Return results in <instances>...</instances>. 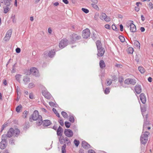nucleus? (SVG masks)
Listing matches in <instances>:
<instances>
[{
	"mask_svg": "<svg viewBox=\"0 0 153 153\" xmlns=\"http://www.w3.org/2000/svg\"><path fill=\"white\" fill-rule=\"evenodd\" d=\"M21 75L20 74H17L15 76V77L16 79L18 81H19L20 80V79L21 78Z\"/></svg>",
	"mask_w": 153,
	"mask_h": 153,
	"instance_id": "4c0bfd02",
	"label": "nucleus"
},
{
	"mask_svg": "<svg viewBox=\"0 0 153 153\" xmlns=\"http://www.w3.org/2000/svg\"><path fill=\"white\" fill-rule=\"evenodd\" d=\"M149 5L151 9H152L153 8V4L151 2H150L149 3Z\"/></svg>",
	"mask_w": 153,
	"mask_h": 153,
	"instance_id": "052dcab7",
	"label": "nucleus"
},
{
	"mask_svg": "<svg viewBox=\"0 0 153 153\" xmlns=\"http://www.w3.org/2000/svg\"><path fill=\"white\" fill-rule=\"evenodd\" d=\"M149 134V132L145 131L144 134H142L140 139L141 143L145 144L147 143L148 140V135Z\"/></svg>",
	"mask_w": 153,
	"mask_h": 153,
	"instance_id": "7ed1b4c3",
	"label": "nucleus"
},
{
	"mask_svg": "<svg viewBox=\"0 0 153 153\" xmlns=\"http://www.w3.org/2000/svg\"><path fill=\"white\" fill-rule=\"evenodd\" d=\"M96 45L97 50V56L99 57H102L103 55L105 53V49L102 47L101 43L99 40L97 41Z\"/></svg>",
	"mask_w": 153,
	"mask_h": 153,
	"instance_id": "f03ea898",
	"label": "nucleus"
},
{
	"mask_svg": "<svg viewBox=\"0 0 153 153\" xmlns=\"http://www.w3.org/2000/svg\"><path fill=\"white\" fill-rule=\"evenodd\" d=\"M28 73H26V74L27 75H29L31 73L36 76H39L38 70L35 68H32L30 71H28Z\"/></svg>",
	"mask_w": 153,
	"mask_h": 153,
	"instance_id": "0eeeda50",
	"label": "nucleus"
},
{
	"mask_svg": "<svg viewBox=\"0 0 153 153\" xmlns=\"http://www.w3.org/2000/svg\"><path fill=\"white\" fill-rule=\"evenodd\" d=\"M140 97L142 102L143 104H145L146 101V98L144 94L143 93L141 94Z\"/></svg>",
	"mask_w": 153,
	"mask_h": 153,
	"instance_id": "dca6fc26",
	"label": "nucleus"
},
{
	"mask_svg": "<svg viewBox=\"0 0 153 153\" xmlns=\"http://www.w3.org/2000/svg\"><path fill=\"white\" fill-rule=\"evenodd\" d=\"M49 105L51 106H53L55 104L53 102L51 101L49 102Z\"/></svg>",
	"mask_w": 153,
	"mask_h": 153,
	"instance_id": "bf43d9fd",
	"label": "nucleus"
},
{
	"mask_svg": "<svg viewBox=\"0 0 153 153\" xmlns=\"http://www.w3.org/2000/svg\"><path fill=\"white\" fill-rule=\"evenodd\" d=\"M112 28L113 30L116 31L117 30V28L115 25H112Z\"/></svg>",
	"mask_w": 153,
	"mask_h": 153,
	"instance_id": "4d7b16f0",
	"label": "nucleus"
},
{
	"mask_svg": "<svg viewBox=\"0 0 153 153\" xmlns=\"http://www.w3.org/2000/svg\"><path fill=\"white\" fill-rule=\"evenodd\" d=\"M135 92L137 94H140L141 92V88L140 85H136L134 88Z\"/></svg>",
	"mask_w": 153,
	"mask_h": 153,
	"instance_id": "6ab92c4d",
	"label": "nucleus"
},
{
	"mask_svg": "<svg viewBox=\"0 0 153 153\" xmlns=\"http://www.w3.org/2000/svg\"><path fill=\"white\" fill-rule=\"evenodd\" d=\"M140 30L141 32H143L144 31H145V29L144 27H141L140 28Z\"/></svg>",
	"mask_w": 153,
	"mask_h": 153,
	"instance_id": "774afa93",
	"label": "nucleus"
},
{
	"mask_svg": "<svg viewBox=\"0 0 153 153\" xmlns=\"http://www.w3.org/2000/svg\"><path fill=\"white\" fill-rule=\"evenodd\" d=\"M28 112L27 111H25L23 113L22 116L24 118H25L27 117V114Z\"/></svg>",
	"mask_w": 153,
	"mask_h": 153,
	"instance_id": "37998d69",
	"label": "nucleus"
},
{
	"mask_svg": "<svg viewBox=\"0 0 153 153\" xmlns=\"http://www.w3.org/2000/svg\"><path fill=\"white\" fill-rule=\"evenodd\" d=\"M97 4L93 3L91 4L92 6L96 10H98L99 9V8L98 6L96 5Z\"/></svg>",
	"mask_w": 153,
	"mask_h": 153,
	"instance_id": "a19ab883",
	"label": "nucleus"
},
{
	"mask_svg": "<svg viewBox=\"0 0 153 153\" xmlns=\"http://www.w3.org/2000/svg\"><path fill=\"white\" fill-rule=\"evenodd\" d=\"M39 117V118L36 120V125L38 126H40L42 123H43L42 117L41 116H40Z\"/></svg>",
	"mask_w": 153,
	"mask_h": 153,
	"instance_id": "412c9836",
	"label": "nucleus"
},
{
	"mask_svg": "<svg viewBox=\"0 0 153 153\" xmlns=\"http://www.w3.org/2000/svg\"><path fill=\"white\" fill-rule=\"evenodd\" d=\"M11 19H12V22L14 23H15L16 22V19L15 16V15L12 16Z\"/></svg>",
	"mask_w": 153,
	"mask_h": 153,
	"instance_id": "79ce46f5",
	"label": "nucleus"
},
{
	"mask_svg": "<svg viewBox=\"0 0 153 153\" xmlns=\"http://www.w3.org/2000/svg\"><path fill=\"white\" fill-rule=\"evenodd\" d=\"M56 132V134L58 136H59L60 137H62V135L63 132V130L60 126H59Z\"/></svg>",
	"mask_w": 153,
	"mask_h": 153,
	"instance_id": "f3484780",
	"label": "nucleus"
},
{
	"mask_svg": "<svg viewBox=\"0 0 153 153\" xmlns=\"http://www.w3.org/2000/svg\"><path fill=\"white\" fill-rule=\"evenodd\" d=\"M124 83L125 84L128 85L132 84V85H134L136 84V82L134 79L128 78L125 80Z\"/></svg>",
	"mask_w": 153,
	"mask_h": 153,
	"instance_id": "ddd939ff",
	"label": "nucleus"
},
{
	"mask_svg": "<svg viewBox=\"0 0 153 153\" xmlns=\"http://www.w3.org/2000/svg\"><path fill=\"white\" fill-rule=\"evenodd\" d=\"M127 27H130V30L131 32L133 33L136 32V27L135 25L133 24L132 21H129L127 23Z\"/></svg>",
	"mask_w": 153,
	"mask_h": 153,
	"instance_id": "20e7f679",
	"label": "nucleus"
},
{
	"mask_svg": "<svg viewBox=\"0 0 153 153\" xmlns=\"http://www.w3.org/2000/svg\"><path fill=\"white\" fill-rule=\"evenodd\" d=\"M65 124L66 127L68 128H69L71 125V124L68 122H65Z\"/></svg>",
	"mask_w": 153,
	"mask_h": 153,
	"instance_id": "58836bf2",
	"label": "nucleus"
},
{
	"mask_svg": "<svg viewBox=\"0 0 153 153\" xmlns=\"http://www.w3.org/2000/svg\"><path fill=\"white\" fill-rule=\"evenodd\" d=\"M82 10L86 13H88L89 12V10L88 9L85 8H82Z\"/></svg>",
	"mask_w": 153,
	"mask_h": 153,
	"instance_id": "de8ad7c7",
	"label": "nucleus"
},
{
	"mask_svg": "<svg viewBox=\"0 0 153 153\" xmlns=\"http://www.w3.org/2000/svg\"><path fill=\"white\" fill-rule=\"evenodd\" d=\"M110 92V89L109 88H106L104 91V93L105 94H108Z\"/></svg>",
	"mask_w": 153,
	"mask_h": 153,
	"instance_id": "c03bdc74",
	"label": "nucleus"
},
{
	"mask_svg": "<svg viewBox=\"0 0 153 153\" xmlns=\"http://www.w3.org/2000/svg\"><path fill=\"white\" fill-rule=\"evenodd\" d=\"M55 54V51L54 49L50 51L48 53V55L50 57H53Z\"/></svg>",
	"mask_w": 153,
	"mask_h": 153,
	"instance_id": "b1692460",
	"label": "nucleus"
},
{
	"mask_svg": "<svg viewBox=\"0 0 153 153\" xmlns=\"http://www.w3.org/2000/svg\"><path fill=\"white\" fill-rule=\"evenodd\" d=\"M105 27L108 29H110L111 28L110 26L109 25H106L105 26Z\"/></svg>",
	"mask_w": 153,
	"mask_h": 153,
	"instance_id": "6e6d98bb",
	"label": "nucleus"
},
{
	"mask_svg": "<svg viewBox=\"0 0 153 153\" xmlns=\"http://www.w3.org/2000/svg\"><path fill=\"white\" fill-rule=\"evenodd\" d=\"M51 124L50 120H46L43 121V125L45 126H48Z\"/></svg>",
	"mask_w": 153,
	"mask_h": 153,
	"instance_id": "4be33fe9",
	"label": "nucleus"
},
{
	"mask_svg": "<svg viewBox=\"0 0 153 153\" xmlns=\"http://www.w3.org/2000/svg\"><path fill=\"white\" fill-rule=\"evenodd\" d=\"M16 51L17 53H20L21 51V49L19 48H17L16 49Z\"/></svg>",
	"mask_w": 153,
	"mask_h": 153,
	"instance_id": "5fc2aeb1",
	"label": "nucleus"
},
{
	"mask_svg": "<svg viewBox=\"0 0 153 153\" xmlns=\"http://www.w3.org/2000/svg\"><path fill=\"white\" fill-rule=\"evenodd\" d=\"M80 36L77 35L76 34H73L70 35V41L71 43H73L80 39Z\"/></svg>",
	"mask_w": 153,
	"mask_h": 153,
	"instance_id": "423d86ee",
	"label": "nucleus"
},
{
	"mask_svg": "<svg viewBox=\"0 0 153 153\" xmlns=\"http://www.w3.org/2000/svg\"><path fill=\"white\" fill-rule=\"evenodd\" d=\"M69 120L71 123H74V116L73 115L71 114L70 115Z\"/></svg>",
	"mask_w": 153,
	"mask_h": 153,
	"instance_id": "7c9ffc66",
	"label": "nucleus"
},
{
	"mask_svg": "<svg viewBox=\"0 0 153 153\" xmlns=\"http://www.w3.org/2000/svg\"><path fill=\"white\" fill-rule=\"evenodd\" d=\"M134 45L137 48H140V43L137 40H135L134 41Z\"/></svg>",
	"mask_w": 153,
	"mask_h": 153,
	"instance_id": "c756f323",
	"label": "nucleus"
},
{
	"mask_svg": "<svg viewBox=\"0 0 153 153\" xmlns=\"http://www.w3.org/2000/svg\"><path fill=\"white\" fill-rule=\"evenodd\" d=\"M123 27L122 25H120V30L121 31H123Z\"/></svg>",
	"mask_w": 153,
	"mask_h": 153,
	"instance_id": "680f3d73",
	"label": "nucleus"
},
{
	"mask_svg": "<svg viewBox=\"0 0 153 153\" xmlns=\"http://www.w3.org/2000/svg\"><path fill=\"white\" fill-rule=\"evenodd\" d=\"M66 148V145L64 144L62 146V153H66V151L65 148Z\"/></svg>",
	"mask_w": 153,
	"mask_h": 153,
	"instance_id": "c85d7f7f",
	"label": "nucleus"
},
{
	"mask_svg": "<svg viewBox=\"0 0 153 153\" xmlns=\"http://www.w3.org/2000/svg\"><path fill=\"white\" fill-rule=\"evenodd\" d=\"M90 32L88 28L82 31V36L84 38H88L90 36Z\"/></svg>",
	"mask_w": 153,
	"mask_h": 153,
	"instance_id": "9d476101",
	"label": "nucleus"
},
{
	"mask_svg": "<svg viewBox=\"0 0 153 153\" xmlns=\"http://www.w3.org/2000/svg\"><path fill=\"white\" fill-rule=\"evenodd\" d=\"M9 6H4L3 7L4 9V13H7L9 11H10V8L9 7Z\"/></svg>",
	"mask_w": 153,
	"mask_h": 153,
	"instance_id": "bb28decb",
	"label": "nucleus"
},
{
	"mask_svg": "<svg viewBox=\"0 0 153 153\" xmlns=\"http://www.w3.org/2000/svg\"><path fill=\"white\" fill-rule=\"evenodd\" d=\"M88 153H96L94 151L93 149L89 150L88 151Z\"/></svg>",
	"mask_w": 153,
	"mask_h": 153,
	"instance_id": "13d9d810",
	"label": "nucleus"
},
{
	"mask_svg": "<svg viewBox=\"0 0 153 153\" xmlns=\"http://www.w3.org/2000/svg\"><path fill=\"white\" fill-rule=\"evenodd\" d=\"M74 142L76 146L77 147L78 146L79 144V141L78 140L75 139Z\"/></svg>",
	"mask_w": 153,
	"mask_h": 153,
	"instance_id": "e433bc0d",
	"label": "nucleus"
},
{
	"mask_svg": "<svg viewBox=\"0 0 153 153\" xmlns=\"http://www.w3.org/2000/svg\"><path fill=\"white\" fill-rule=\"evenodd\" d=\"M64 134L65 136L69 137H72L73 135L72 131L70 129H65L64 131Z\"/></svg>",
	"mask_w": 153,
	"mask_h": 153,
	"instance_id": "f8f14e48",
	"label": "nucleus"
},
{
	"mask_svg": "<svg viewBox=\"0 0 153 153\" xmlns=\"http://www.w3.org/2000/svg\"><path fill=\"white\" fill-rule=\"evenodd\" d=\"M40 115H39V112L38 111L35 110L32 115V119L34 120H36L39 118V117Z\"/></svg>",
	"mask_w": 153,
	"mask_h": 153,
	"instance_id": "4468645a",
	"label": "nucleus"
},
{
	"mask_svg": "<svg viewBox=\"0 0 153 153\" xmlns=\"http://www.w3.org/2000/svg\"><path fill=\"white\" fill-rule=\"evenodd\" d=\"M119 39L120 41L122 42H124L125 41V39L124 37L120 35L119 36Z\"/></svg>",
	"mask_w": 153,
	"mask_h": 153,
	"instance_id": "f704fd0d",
	"label": "nucleus"
},
{
	"mask_svg": "<svg viewBox=\"0 0 153 153\" xmlns=\"http://www.w3.org/2000/svg\"><path fill=\"white\" fill-rule=\"evenodd\" d=\"M35 85L32 83H30L28 85V87L29 88H31L35 86Z\"/></svg>",
	"mask_w": 153,
	"mask_h": 153,
	"instance_id": "09e8293b",
	"label": "nucleus"
},
{
	"mask_svg": "<svg viewBox=\"0 0 153 153\" xmlns=\"http://www.w3.org/2000/svg\"><path fill=\"white\" fill-rule=\"evenodd\" d=\"M68 137L66 136L64 137V142L67 144L68 146H70L71 144V141Z\"/></svg>",
	"mask_w": 153,
	"mask_h": 153,
	"instance_id": "5701e85b",
	"label": "nucleus"
},
{
	"mask_svg": "<svg viewBox=\"0 0 153 153\" xmlns=\"http://www.w3.org/2000/svg\"><path fill=\"white\" fill-rule=\"evenodd\" d=\"M5 135H2L1 136V141L0 143V148L3 149L6 147L7 143L6 140L5 139Z\"/></svg>",
	"mask_w": 153,
	"mask_h": 153,
	"instance_id": "39448f33",
	"label": "nucleus"
},
{
	"mask_svg": "<svg viewBox=\"0 0 153 153\" xmlns=\"http://www.w3.org/2000/svg\"><path fill=\"white\" fill-rule=\"evenodd\" d=\"M68 40L66 39H62L60 42L59 44V47L62 49L68 45Z\"/></svg>",
	"mask_w": 153,
	"mask_h": 153,
	"instance_id": "6e6552de",
	"label": "nucleus"
},
{
	"mask_svg": "<svg viewBox=\"0 0 153 153\" xmlns=\"http://www.w3.org/2000/svg\"><path fill=\"white\" fill-rule=\"evenodd\" d=\"M22 105H20L16 108V111L18 113L20 112V110L22 108Z\"/></svg>",
	"mask_w": 153,
	"mask_h": 153,
	"instance_id": "473e14b6",
	"label": "nucleus"
},
{
	"mask_svg": "<svg viewBox=\"0 0 153 153\" xmlns=\"http://www.w3.org/2000/svg\"><path fill=\"white\" fill-rule=\"evenodd\" d=\"M141 109L142 112H144L146 111V107L144 105L143 107L141 106Z\"/></svg>",
	"mask_w": 153,
	"mask_h": 153,
	"instance_id": "49530a36",
	"label": "nucleus"
},
{
	"mask_svg": "<svg viewBox=\"0 0 153 153\" xmlns=\"http://www.w3.org/2000/svg\"><path fill=\"white\" fill-rule=\"evenodd\" d=\"M42 95L48 99H50L51 97V95L48 92L44 91L42 92Z\"/></svg>",
	"mask_w": 153,
	"mask_h": 153,
	"instance_id": "aec40b11",
	"label": "nucleus"
},
{
	"mask_svg": "<svg viewBox=\"0 0 153 153\" xmlns=\"http://www.w3.org/2000/svg\"><path fill=\"white\" fill-rule=\"evenodd\" d=\"M12 32V30L11 29H10L7 31L6 33L5 36L4 37L3 39V40L4 41L7 42L9 40L11 37Z\"/></svg>",
	"mask_w": 153,
	"mask_h": 153,
	"instance_id": "1a4fd4ad",
	"label": "nucleus"
},
{
	"mask_svg": "<svg viewBox=\"0 0 153 153\" xmlns=\"http://www.w3.org/2000/svg\"><path fill=\"white\" fill-rule=\"evenodd\" d=\"M52 110L53 111L54 113L55 114L58 113L57 111H56V109L55 108H53L52 109Z\"/></svg>",
	"mask_w": 153,
	"mask_h": 153,
	"instance_id": "0e129e2a",
	"label": "nucleus"
},
{
	"mask_svg": "<svg viewBox=\"0 0 153 153\" xmlns=\"http://www.w3.org/2000/svg\"><path fill=\"white\" fill-rule=\"evenodd\" d=\"M149 124V121L147 120L144 121V123L143 125V131L145 130V126L148 125Z\"/></svg>",
	"mask_w": 153,
	"mask_h": 153,
	"instance_id": "cd10ccee",
	"label": "nucleus"
},
{
	"mask_svg": "<svg viewBox=\"0 0 153 153\" xmlns=\"http://www.w3.org/2000/svg\"><path fill=\"white\" fill-rule=\"evenodd\" d=\"M100 66L101 68H103L105 66V65L104 61L103 60H101L100 62Z\"/></svg>",
	"mask_w": 153,
	"mask_h": 153,
	"instance_id": "a878e982",
	"label": "nucleus"
},
{
	"mask_svg": "<svg viewBox=\"0 0 153 153\" xmlns=\"http://www.w3.org/2000/svg\"><path fill=\"white\" fill-rule=\"evenodd\" d=\"M106 81L107 84L108 85H110L112 83V80L111 79H108L106 80Z\"/></svg>",
	"mask_w": 153,
	"mask_h": 153,
	"instance_id": "a18cd8bd",
	"label": "nucleus"
},
{
	"mask_svg": "<svg viewBox=\"0 0 153 153\" xmlns=\"http://www.w3.org/2000/svg\"><path fill=\"white\" fill-rule=\"evenodd\" d=\"M99 14L98 13H96L94 16V19L95 20H97L98 18Z\"/></svg>",
	"mask_w": 153,
	"mask_h": 153,
	"instance_id": "3c124183",
	"label": "nucleus"
},
{
	"mask_svg": "<svg viewBox=\"0 0 153 153\" xmlns=\"http://www.w3.org/2000/svg\"><path fill=\"white\" fill-rule=\"evenodd\" d=\"M29 97L30 99H33V96L32 93H31L29 94Z\"/></svg>",
	"mask_w": 153,
	"mask_h": 153,
	"instance_id": "603ef678",
	"label": "nucleus"
},
{
	"mask_svg": "<svg viewBox=\"0 0 153 153\" xmlns=\"http://www.w3.org/2000/svg\"><path fill=\"white\" fill-rule=\"evenodd\" d=\"M59 122L61 126H63V125H64V123L63 121V120H60L59 121Z\"/></svg>",
	"mask_w": 153,
	"mask_h": 153,
	"instance_id": "864d4df0",
	"label": "nucleus"
},
{
	"mask_svg": "<svg viewBox=\"0 0 153 153\" xmlns=\"http://www.w3.org/2000/svg\"><path fill=\"white\" fill-rule=\"evenodd\" d=\"M59 141L60 143L61 144H63V143L64 142V137H60L59 138Z\"/></svg>",
	"mask_w": 153,
	"mask_h": 153,
	"instance_id": "ea45409f",
	"label": "nucleus"
},
{
	"mask_svg": "<svg viewBox=\"0 0 153 153\" xmlns=\"http://www.w3.org/2000/svg\"><path fill=\"white\" fill-rule=\"evenodd\" d=\"M100 18L101 19L105 20L107 22H108L111 21L110 18L107 16L106 14L103 13H101Z\"/></svg>",
	"mask_w": 153,
	"mask_h": 153,
	"instance_id": "9b49d317",
	"label": "nucleus"
},
{
	"mask_svg": "<svg viewBox=\"0 0 153 153\" xmlns=\"http://www.w3.org/2000/svg\"><path fill=\"white\" fill-rule=\"evenodd\" d=\"M134 51L133 48L131 47H129L128 48V53L132 54Z\"/></svg>",
	"mask_w": 153,
	"mask_h": 153,
	"instance_id": "72a5a7b5",
	"label": "nucleus"
},
{
	"mask_svg": "<svg viewBox=\"0 0 153 153\" xmlns=\"http://www.w3.org/2000/svg\"><path fill=\"white\" fill-rule=\"evenodd\" d=\"M62 1L66 4H67L68 3V0H62Z\"/></svg>",
	"mask_w": 153,
	"mask_h": 153,
	"instance_id": "338daca9",
	"label": "nucleus"
},
{
	"mask_svg": "<svg viewBox=\"0 0 153 153\" xmlns=\"http://www.w3.org/2000/svg\"><path fill=\"white\" fill-rule=\"evenodd\" d=\"M93 3L97 4L98 2L97 0H90Z\"/></svg>",
	"mask_w": 153,
	"mask_h": 153,
	"instance_id": "e2e57ef3",
	"label": "nucleus"
},
{
	"mask_svg": "<svg viewBox=\"0 0 153 153\" xmlns=\"http://www.w3.org/2000/svg\"><path fill=\"white\" fill-rule=\"evenodd\" d=\"M82 146L86 149H88L91 148L90 145L85 141H83L82 143Z\"/></svg>",
	"mask_w": 153,
	"mask_h": 153,
	"instance_id": "a211bd4d",
	"label": "nucleus"
},
{
	"mask_svg": "<svg viewBox=\"0 0 153 153\" xmlns=\"http://www.w3.org/2000/svg\"><path fill=\"white\" fill-rule=\"evenodd\" d=\"M23 80L25 84L30 81V78L27 76H25L24 77Z\"/></svg>",
	"mask_w": 153,
	"mask_h": 153,
	"instance_id": "393cba45",
	"label": "nucleus"
},
{
	"mask_svg": "<svg viewBox=\"0 0 153 153\" xmlns=\"http://www.w3.org/2000/svg\"><path fill=\"white\" fill-rule=\"evenodd\" d=\"M48 32L50 34H51L52 32V30L51 27H49L48 28Z\"/></svg>",
	"mask_w": 153,
	"mask_h": 153,
	"instance_id": "69168bd1",
	"label": "nucleus"
},
{
	"mask_svg": "<svg viewBox=\"0 0 153 153\" xmlns=\"http://www.w3.org/2000/svg\"><path fill=\"white\" fill-rule=\"evenodd\" d=\"M1 3L3 4L4 5L9 6L11 4L12 0H0Z\"/></svg>",
	"mask_w": 153,
	"mask_h": 153,
	"instance_id": "2eb2a0df",
	"label": "nucleus"
},
{
	"mask_svg": "<svg viewBox=\"0 0 153 153\" xmlns=\"http://www.w3.org/2000/svg\"><path fill=\"white\" fill-rule=\"evenodd\" d=\"M123 78L122 76H120L119 77V82L121 83L123 82Z\"/></svg>",
	"mask_w": 153,
	"mask_h": 153,
	"instance_id": "8fccbe9b",
	"label": "nucleus"
},
{
	"mask_svg": "<svg viewBox=\"0 0 153 153\" xmlns=\"http://www.w3.org/2000/svg\"><path fill=\"white\" fill-rule=\"evenodd\" d=\"M138 69L141 74H143L145 72V69L142 67L140 66L138 68Z\"/></svg>",
	"mask_w": 153,
	"mask_h": 153,
	"instance_id": "2f4dec72",
	"label": "nucleus"
},
{
	"mask_svg": "<svg viewBox=\"0 0 153 153\" xmlns=\"http://www.w3.org/2000/svg\"><path fill=\"white\" fill-rule=\"evenodd\" d=\"M62 116L65 118H67L68 117V115L67 113L65 111H62L61 112Z\"/></svg>",
	"mask_w": 153,
	"mask_h": 153,
	"instance_id": "c9c22d12",
	"label": "nucleus"
},
{
	"mask_svg": "<svg viewBox=\"0 0 153 153\" xmlns=\"http://www.w3.org/2000/svg\"><path fill=\"white\" fill-rule=\"evenodd\" d=\"M20 133V131L19 129L16 128L14 129L12 128H11L9 129L6 134H3L2 135H5V139H6L7 137H10L13 135L17 137L19 134Z\"/></svg>",
	"mask_w": 153,
	"mask_h": 153,
	"instance_id": "f257e3e1",
	"label": "nucleus"
}]
</instances>
